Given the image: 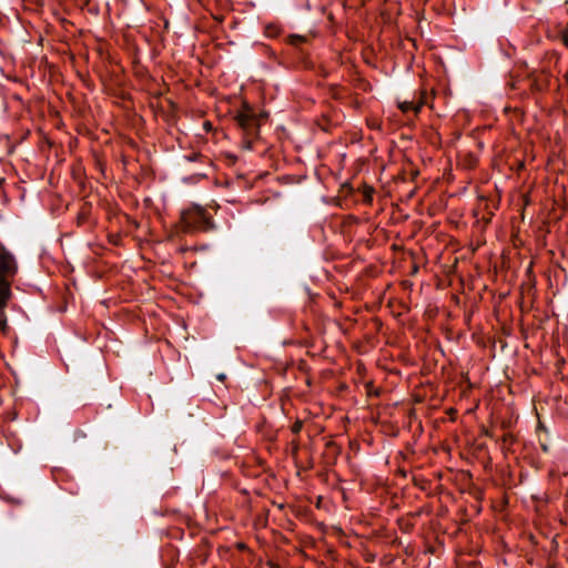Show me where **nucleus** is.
<instances>
[{
  "mask_svg": "<svg viewBox=\"0 0 568 568\" xmlns=\"http://www.w3.org/2000/svg\"><path fill=\"white\" fill-rule=\"evenodd\" d=\"M16 272V263L11 254L6 251H0V282L7 288V296L9 295V284L6 276Z\"/></svg>",
  "mask_w": 568,
  "mask_h": 568,
  "instance_id": "obj_3",
  "label": "nucleus"
},
{
  "mask_svg": "<svg viewBox=\"0 0 568 568\" xmlns=\"http://www.w3.org/2000/svg\"><path fill=\"white\" fill-rule=\"evenodd\" d=\"M182 222L187 231H209L213 227L212 221L201 209H195L183 213Z\"/></svg>",
  "mask_w": 568,
  "mask_h": 568,
  "instance_id": "obj_1",
  "label": "nucleus"
},
{
  "mask_svg": "<svg viewBox=\"0 0 568 568\" xmlns=\"http://www.w3.org/2000/svg\"><path fill=\"white\" fill-rule=\"evenodd\" d=\"M224 377H225V376H224V374H220V375L217 376V378H219V379H221V381H222V379H224Z\"/></svg>",
  "mask_w": 568,
  "mask_h": 568,
  "instance_id": "obj_7",
  "label": "nucleus"
},
{
  "mask_svg": "<svg viewBox=\"0 0 568 568\" xmlns=\"http://www.w3.org/2000/svg\"><path fill=\"white\" fill-rule=\"evenodd\" d=\"M562 40H564L565 44L568 47V29L564 32Z\"/></svg>",
  "mask_w": 568,
  "mask_h": 568,
  "instance_id": "obj_6",
  "label": "nucleus"
},
{
  "mask_svg": "<svg viewBox=\"0 0 568 568\" xmlns=\"http://www.w3.org/2000/svg\"><path fill=\"white\" fill-rule=\"evenodd\" d=\"M423 104H424V100L422 98L418 99V100L413 98L412 100L399 101L398 102V108L404 113H407L408 111H413L416 114L420 110Z\"/></svg>",
  "mask_w": 568,
  "mask_h": 568,
  "instance_id": "obj_4",
  "label": "nucleus"
},
{
  "mask_svg": "<svg viewBox=\"0 0 568 568\" xmlns=\"http://www.w3.org/2000/svg\"><path fill=\"white\" fill-rule=\"evenodd\" d=\"M301 427H302L301 422L295 423V425L293 426V432H295V433L300 432Z\"/></svg>",
  "mask_w": 568,
  "mask_h": 568,
  "instance_id": "obj_5",
  "label": "nucleus"
},
{
  "mask_svg": "<svg viewBox=\"0 0 568 568\" xmlns=\"http://www.w3.org/2000/svg\"><path fill=\"white\" fill-rule=\"evenodd\" d=\"M237 124L247 136H254L258 132V120L253 109L244 103L243 110L235 116Z\"/></svg>",
  "mask_w": 568,
  "mask_h": 568,
  "instance_id": "obj_2",
  "label": "nucleus"
}]
</instances>
